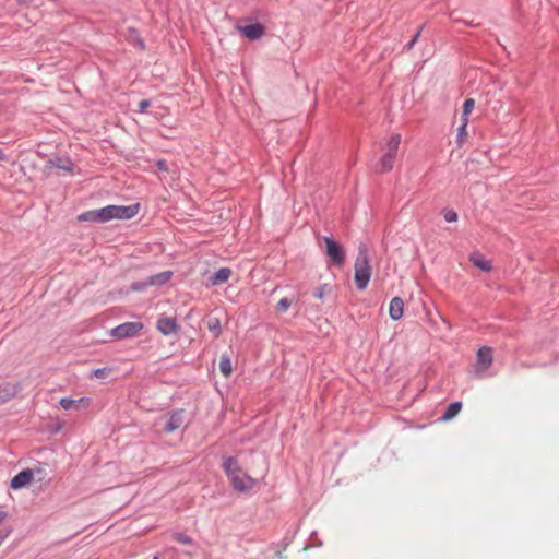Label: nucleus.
Returning a JSON list of instances; mask_svg holds the SVG:
<instances>
[{
  "label": "nucleus",
  "instance_id": "nucleus-1",
  "mask_svg": "<svg viewBox=\"0 0 559 559\" xmlns=\"http://www.w3.org/2000/svg\"><path fill=\"white\" fill-rule=\"evenodd\" d=\"M222 467L227 477L229 478L235 490L243 492L253 488V478L242 471L236 457H224Z\"/></svg>",
  "mask_w": 559,
  "mask_h": 559
},
{
  "label": "nucleus",
  "instance_id": "nucleus-2",
  "mask_svg": "<svg viewBox=\"0 0 559 559\" xmlns=\"http://www.w3.org/2000/svg\"><path fill=\"white\" fill-rule=\"evenodd\" d=\"M355 284L357 289L364 290L371 278V266L368 257V248L365 243H360L358 247V253L355 260Z\"/></svg>",
  "mask_w": 559,
  "mask_h": 559
},
{
  "label": "nucleus",
  "instance_id": "nucleus-3",
  "mask_svg": "<svg viewBox=\"0 0 559 559\" xmlns=\"http://www.w3.org/2000/svg\"><path fill=\"white\" fill-rule=\"evenodd\" d=\"M140 205H107L96 210L98 223H106L111 219H130L139 212Z\"/></svg>",
  "mask_w": 559,
  "mask_h": 559
},
{
  "label": "nucleus",
  "instance_id": "nucleus-4",
  "mask_svg": "<svg viewBox=\"0 0 559 559\" xmlns=\"http://www.w3.org/2000/svg\"><path fill=\"white\" fill-rule=\"evenodd\" d=\"M144 324L140 321L124 322L110 330V335L117 340L130 338L140 334Z\"/></svg>",
  "mask_w": 559,
  "mask_h": 559
},
{
  "label": "nucleus",
  "instance_id": "nucleus-5",
  "mask_svg": "<svg viewBox=\"0 0 559 559\" xmlns=\"http://www.w3.org/2000/svg\"><path fill=\"white\" fill-rule=\"evenodd\" d=\"M323 241L325 243V253L331 261L337 266L343 265L345 262V252L342 246L329 236H324Z\"/></svg>",
  "mask_w": 559,
  "mask_h": 559
},
{
  "label": "nucleus",
  "instance_id": "nucleus-6",
  "mask_svg": "<svg viewBox=\"0 0 559 559\" xmlns=\"http://www.w3.org/2000/svg\"><path fill=\"white\" fill-rule=\"evenodd\" d=\"M156 329L158 330V332H160L163 335H171V334H176L179 332L180 330V325L177 323V320L176 318L174 317H166V316H160L158 319H157V322H156Z\"/></svg>",
  "mask_w": 559,
  "mask_h": 559
},
{
  "label": "nucleus",
  "instance_id": "nucleus-7",
  "mask_svg": "<svg viewBox=\"0 0 559 559\" xmlns=\"http://www.w3.org/2000/svg\"><path fill=\"white\" fill-rule=\"evenodd\" d=\"M492 349L489 346H483L477 352L476 357V371L484 372L492 364Z\"/></svg>",
  "mask_w": 559,
  "mask_h": 559
},
{
  "label": "nucleus",
  "instance_id": "nucleus-8",
  "mask_svg": "<svg viewBox=\"0 0 559 559\" xmlns=\"http://www.w3.org/2000/svg\"><path fill=\"white\" fill-rule=\"evenodd\" d=\"M22 389L21 382H3L0 384V405L14 399Z\"/></svg>",
  "mask_w": 559,
  "mask_h": 559
},
{
  "label": "nucleus",
  "instance_id": "nucleus-9",
  "mask_svg": "<svg viewBox=\"0 0 559 559\" xmlns=\"http://www.w3.org/2000/svg\"><path fill=\"white\" fill-rule=\"evenodd\" d=\"M239 32L250 40L260 39L265 34V26L259 22L238 27Z\"/></svg>",
  "mask_w": 559,
  "mask_h": 559
},
{
  "label": "nucleus",
  "instance_id": "nucleus-10",
  "mask_svg": "<svg viewBox=\"0 0 559 559\" xmlns=\"http://www.w3.org/2000/svg\"><path fill=\"white\" fill-rule=\"evenodd\" d=\"M185 414H186V412L182 408H177V409L173 411L169 414V418L167 419V421L164 426V430L166 432H173V431L179 429L185 421Z\"/></svg>",
  "mask_w": 559,
  "mask_h": 559
},
{
  "label": "nucleus",
  "instance_id": "nucleus-11",
  "mask_svg": "<svg viewBox=\"0 0 559 559\" xmlns=\"http://www.w3.org/2000/svg\"><path fill=\"white\" fill-rule=\"evenodd\" d=\"M34 474L33 471L29 468L23 469L20 473H17L10 483V487L13 490L21 489L28 485L33 480Z\"/></svg>",
  "mask_w": 559,
  "mask_h": 559
},
{
  "label": "nucleus",
  "instance_id": "nucleus-12",
  "mask_svg": "<svg viewBox=\"0 0 559 559\" xmlns=\"http://www.w3.org/2000/svg\"><path fill=\"white\" fill-rule=\"evenodd\" d=\"M404 301L401 297H393L390 301L389 314L393 321H397L403 317Z\"/></svg>",
  "mask_w": 559,
  "mask_h": 559
},
{
  "label": "nucleus",
  "instance_id": "nucleus-13",
  "mask_svg": "<svg viewBox=\"0 0 559 559\" xmlns=\"http://www.w3.org/2000/svg\"><path fill=\"white\" fill-rule=\"evenodd\" d=\"M469 261L474 266L484 272H490L492 270L491 262L486 260L485 257L478 251H474L469 254Z\"/></svg>",
  "mask_w": 559,
  "mask_h": 559
},
{
  "label": "nucleus",
  "instance_id": "nucleus-14",
  "mask_svg": "<svg viewBox=\"0 0 559 559\" xmlns=\"http://www.w3.org/2000/svg\"><path fill=\"white\" fill-rule=\"evenodd\" d=\"M173 277L171 271H164L147 277V283L151 286H163L168 283Z\"/></svg>",
  "mask_w": 559,
  "mask_h": 559
},
{
  "label": "nucleus",
  "instance_id": "nucleus-15",
  "mask_svg": "<svg viewBox=\"0 0 559 559\" xmlns=\"http://www.w3.org/2000/svg\"><path fill=\"white\" fill-rule=\"evenodd\" d=\"M231 275L229 267H221L210 278L212 285H221L226 283Z\"/></svg>",
  "mask_w": 559,
  "mask_h": 559
},
{
  "label": "nucleus",
  "instance_id": "nucleus-16",
  "mask_svg": "<svg viewBox=\"0 0 559 559\" xmlns=\"http://www.w3.org/2000/svg\"><path fill=\"white\" fill-rule=\"evenodd\" d=\"M396 154L385 153L381 159L379 165H377V171L379 173H388L393 168L394 159Z\"/></svg>",
  "mask_w": 559,
  "mask_h": 559
},
{
  "label": "nucleus",
  "instance_id": "nucleus-17",
  "mask_svg": "<svg viewBox=\"0 0 559 559\" xmlns=\"http://www.w3.org/2000/svg\"><path fill=\"white\" fill-rule=\"evenodd\" d=\"M49 164L55 168L69 173H72L74 167L73 162L69 157H56L55 159H50Z\"/></svg>",
  "mask_w": 559,
  "mask_h": 559
},
{
  "label": "nucleus",
  "instance_id": "nucleus-18",
  "mask_svg": "<svg viewBox=\"0 0 559 559\" xmlns=\"http://www.w3.org/2000/svg\"><path fill=\"white\" fill-rule=\"evenodd\" d=\"M461 409H462V402H460V401L452 402L448 405V407L445 408V411L440 419L442 421H449V420L453 419L460 413Z\"/></svg>",
  "mask_w": 559,
  "mask_h": 559
},
{
  "label": "nucleus",
  "instance_id": "nucleus-19",
  "mask_svg": "<svg viewBox=\"0 0 559 559\" xmlns=\"http://www.w3.org/2000/svg\"><path fill=\"white\" fill-rule=\"evenodd\" d=\"M128 40L130 44L138 47L139 49H141V50L145 49V43L136 29L129 28Z\"/></svg>",
  "mask_w": 559,
  "mask_h": 559
},
{
  "label": "nucleus",
  "instance_id": "nucleus-20",
  "mask_svg": "<svg viewBox=\"0 0 559 559\" xmlns=\"http://www.w3.org/2000/svg\"><path fill=\"white\" fill-rule=\"evenodd\" d=\"M207 329L214 334V337H218L222 333L221 320L216 317H210L206 322Z\"/></svg>",
  "mask_w": 559,
  "mask_h": 559
},
{
  "label": "nucleus",
  "instance_id": "nucleus-21",
  "mask_svg": "<svg viewBox=\"0 0 559 559\" xmlns=\"http://www.w3.org/2000/svg\"><path fill=\"white\" fill-rule=\"evenodd\" d=\"M219 371L225 377H229L231 371H233L230 358L226 354L221 356V359H219Z\"/></svg>",
  "mask_w": 559,
  "mask_h": 559
},
{
  "label": "nucleus",
  "instance_id": "nucleus-22",
  "mask_svg": "<svg viewBox=\"0 0 559 559\" xmlns=\"http://www.w3.org/2000/svg\"><path fill=\"white\" fill-rule=\"evenodd\" d=\"M401 143V135L400 134H393L386 146H388V153H393V154H396L397 150H399V145Z\"/></svg>",
  "mask_w": 559,
  "mask_h": 559
},
{
  "label": "nucleus",
  "instance_id": "nucleus-23",
  "mask_svg": "<svg viewBox=\"0 0 559 559\" xmlns=\"http://www.w3.org/2000/svg\"><path fill=\"white\" fill-rule=\"evenodd\" d=\"M81 402H82V400H73L71 397H62L60 400L59 404L63 409L69 411L72 407H78Z\"/></svg>",
  "mask_w": 559,
  "mask_h": 559
},
{
  "label": "nucleus",
  "instance_id": "nucleus-24",
  "mask_svg": "<svg viewBox=\"0 0 559 559\" xmlns=\"http://www.w3.org/2000/svg\"><path fill=\"white\" fill-rule=\"evenodd\" d=\"M173 539L182 545H192L193 544V539L182 532L174 533Z\"/></svg>",
  "mask_w": 559,
  "mask_h": 559
},
{
  "label": "nucleus",
  "instance_id": "nucleus-25",
  "mask_svg": "<svg viewBox=\"0 0 559 559\" xmlns=\"http://www.w3.org/2000/svg\"><path fill=\"white\" fill-rule=\"evenodd\" d=\"M96 213H97L96 210L83 212L78 216V221H80V222H98Z\"/></svg>",
  "mask_w": 559,
  "mask_h": 559
},
{
  "label": "nucleus",
  "instance_id": "nucleus-26",
  "mask_svg": "<svg viewBox=\"0 0 559 559\" xmlns=\"http://www.w3.org/2000/svg\"><path fill=\"white\" fill-rule=\"evenodd\" d=\"M292 305V300L287 297L282 298L275 306V310L280 313L286 312Z\"/></svg>",
  "mask_w": 559,
  "mask_h": 559
},
{
  "label": "nucleus",
  "instance_id": "nucleus-27",
  "mask_svg": "<svg viewBox=\"0 0 559 559\" xmlns=\"http://www.w3.org/2000/svg\"><path fill=\"white\" fill-rule=\"evenodd\" d=\"M424 27H425L424 24L421 26H419L417 32L413 35L412 39L404 46V50L409 51V50L413 49L414 45L416 44V41L420 37V34H421Z\"/></svg>",
  "mask_w": 559,
  "mask_h": 559
},
{
  "label": "nucleus",
  "instance_id": "nucleus-28",
  "mask_svg": "<svg viewBox=\"0 0 559 559\" xmlns=\"http://www.w3.org/2000/svg\"><path fill=\"white\" fill-rule=\"evenodd\" d=\"M331 292V286L329 284H322L318 286L314 292L313 296L318 299H322L326 293Z\"/></svg>",
  "mask_w": 559,
  "mask_h": 559
},
{
  "label": "nucleus",
  "instance_id": "nucleus-29",
  "mask_svg": "<svg viewBox=\"0 0 559 559\" xmlns=\"http://www.w3.org/2000/svg\"><path fill=\"white\" fill-rule=\"evenodd\" d=\"M148 286H151V285L147 283V278H146L144 281L133 282L131 284V289L134 292H144Z\"/></svg>",
  "mask_w": 559,
  "mask_h": 559
},
{
  "label": "nucleus",
  "instance_id": "nucleus-30",
  "mask_svg": "<svg viewBox=\"0 0 559 559\" xmlns=\"http://www.w3.org/2000/svg\"><path fill=\"white\" fill-rule=\"evenodd\" d=\"M475 102L473 98L465 99L463 104V119L474 109Z\"/></svg>",
  "mask_w": 559,
  "mask_h": 559
},
{
  "label": "nucleus",
  "instance_id": "nucleus-31",
  "mask_svg": "<svg viewBox=\"0 0 559 559\" xmlns=\"http://www.w3.org/2000/svg\"><path fill=\"white\" fill-rule=\"evenodd\" d=\"M443 218L448 223H454L457 221V213L454 210H443Z\"/></svg>",
  "mask_w": 559,
  "mask_h": 559
},
{
  "label": "nucleus",
  "instance_id": "nucleus-32",
  "mask_svg": "<svg viewBox=\"0 0 559 559\" xmlns=\"http://www.w3.org/2000/svg\"><path fill=\"white\" fill-rule=\"evenodd\" d=\"M466 126H467V118H464L463 124L457 129L459 143H461L463 141V138L467 135Z\"/></svg>",
  "mask_w": 559,
  "mask_h": 559
},
{
  "label": "nucleus",
  "instance_id": "nucleus-33",
  "mask_svg": "<svg viewBox=\"0 0 559 559\" xmlns=\"http://www.w3.org/2000/svg\"><path fill=\"white\" fill-rule=\"evenodd\" d=\"M150 106H151V100L150 99H142L139 103L138 111L141 112V114H144Z\"/></svg>",
  "mask_w": 559,
  "mask_h": 559
},
{
  "label": "nucleus",
  "instance_id": "nucleus-34",
  "mask_svg": "<svg viewBox=\"0 0 559 559\" xmlns=\"http://www.w3.org/2000/svg\"><path fill=\"white\" fill-rule=\"evenodd\" d=\"M109 373V369L108 368H98V369H95L93 374L96 377V378H105L107 377Z\"/></svg>",
  "mask_w": 559,
  "mask_h": 559
},
{
  "label": "nucleus",
  "instance_id": "nucleus-35",
  "mask_svg": "<svg viewBox=\"0 0 559 559\" xmlns=\"http://www.w3.org/2000/svg\"><path fill=\"white\" fill-rule=\"evenodd\" d=\"M156 167L159 171H168V163L165 159H158L156 160Z\"/></svg>",
  "mask_w": 559,
  "mask_h": 559
},
{
  "label": "nucleus",
  "instance_id": "nucleus-36",
  "mask_svg": "<svg viewBox=\"0 0 559 559\" xmlns=\"http://www.w3.org/2000/svg\"><path fill=\"white\" fill-rule=\"evenodd\" d=\"M11 528L0 530V545L5 540V538L11 534Z\"/></svg>",
  "mask_w": 559,
  "mask_h": 559
},
{
  "label": "nucleus",
  "instance_id": "nucleus-37",
  "mask_svg": "<svg viewBox=\"0 0 559 559\" xmlns=\"http://www.w3.org/2000/svg\"><path fill=\"white\" fill-rule=\"evenodd\" d=\"M8 518V513L4 511H0V524Z\"/></svg>",
  "mask_w": 559,
  "mask_h": 559
},
{
  "label": "nucleus",
  "instance_id": "nucleus-38",
  "mask_svg": "<svg viewBox=\"0 0 559 559\" xmlns=\"http://www.w3.org/2000/svg\"><path fill=\"white\" fill-rule=\"evenodd\" d=\"M5 159V154L2 152V150H0V160H4Z\"/></svg>",
  "mask_w": 559,
  "mask_h": 559
}]
</instances>
